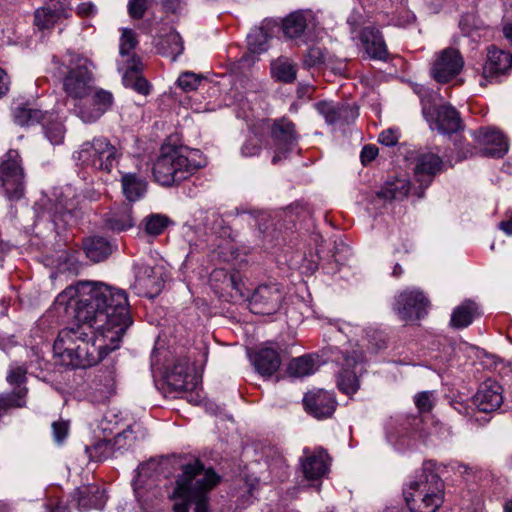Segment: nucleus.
I'll return each instance as SVG.
<instances>
[{
	"instance_id": "1",
	"label": "nucleus",
	"mask_w": 512,
	"mask_h": 512,
	"mask_svg": "<svg viewBox=\"0 0 512 512\" xmlns=\"http://www.w3.org/2000/svg\"><path fill=\"white\" fill-rule=\"evenodd\" d=\"M59 315L82 325L62 329L53 345L62 364L85 369L120 347L132 324L124 290L97 281H79L59 293L53 303Z\"/></svg>"
},
{
	"instance_id": "2",
	"label": "nucleus",
	"mask_w": 512,
	"mask_h": 512,
	"mask_svg": "<svg viewBox=\"0 0 512 512\" xmlns=\"http://www.w3.org/2000/svg\"><path fill=\"white\" fill-rule=\"evenodd\" d=\"M219 480L212 469H205L198 460L184 465L171 494L182 502L173 505V512H189V504L195 505L194 512H209L208 494Z\"/></svg>"
},
{
	"instance_id": "3",
	"label": "nucleus",
	"mask_w": 512,
	"mask_h": 512,
	"mask_svg": "<svg viewBox=\"0 0 512 512\" xmlns=\"http://www.w3.org/2000/svg\"><path fill=\"white\" fill-rule=\"evenodd\" d=\"M432 461L423 463L420 473L405 484L403 496L411 512H436L444 499V483Z\"/></svg>"
},
{
	"instance_id": "4",
	"label": "nucleus",
	"mask_w": 512,
	"mask_h": 512,
	"mask_svg": "<svg viewBox=\"0 0 512 512\" xmlns=\"http://www.w3.org/2000/svg\"><path fill=\"white\" fill-rule=\"evenodd\" d=\"M55 75L62 77L63 90L76 102L87 98L95 86L93 63L80 55L68 54L63 60L52 58Z\"/></svg>"
},
{
	"instance_id": "5",
	"label": "nucleus",
	"mask_w": 512,
	"mask_h": 512,
	"mask_svg": "<svg viewBox=\"0 0 512 512\" xmlns=\"http://www.w3.org/2000/svg\"><path fill=\"white\" fill-rule=\"evenodd\" d=\"M205 164L197 151L186 156L173 149L158 157L153 165V175L159 184L171 186L189 178Z\"/></svg>"
},
{
	"instance_id": "6",
	"label": "nucleus",
	"mask_w": 512,
	"mask_h": 512,
	"mask_svg": "<svg viewBox=\"0 0 512 512\" xmlns=\"http://www.w3.org/2000/svg\"><path fill=\"white\" fill-rule=\"evenodd\" d=\"M424 424L420 415L396 418L387 427V441L398 452L416 449L420 442L424 443L428 439L429 433L426 432Z\"/></svg>"
},
{
	"instance_id": "7",
	"label": "nucleus",
	"mask_w": 512,
	"mask_h": 512,
	"mask_svg": "<svg viewBox=\"0 0 512 512\" xmlns=\"http://www.w3.org/2000/svg\"><path fill=\"white\" fill-rule=\"evenodd\" d=\"M121 150L104 136L94 137L91 141L83 142L73 157L82 165L110 172L118 163Z\"/></svg>"
},
{
	"instance_id": "8",
	"label": "nucleus",
	"mask_w": 512,
	"mask_h": 512,
	"mask_svg": "<svg viewBox=\"0 0 512 512\" xmlns=\"http://www.w3.org/2000/svg\"><path fill=\"white\" fill-rule=\"evenodd\" d=\"M259 129L261 131L267 130L271 133L274 151L272 157L273 164H277L282 159H285L297 147L298 135L295 131V126L287 118L277 119L273 124L269 120H264L260 123Z\"/></svg>"
},
{
	"instance_id": "9",
	"label": "nucleus",
	"mask_w": 512,
	"mask_h": 512,
	"mask_svg": "<svg viewBox=\"0 0 512 512\" xmlns=\"http://www.w3.org/2000/svg\"><path fill=\"white\" fill-rule=\"evenodd\" d=\"M24 172L19 152L10 149L0 164V192L9 201H17L23 196Z\"/></svg>"
},
{
	"instance_id": "10",
	"label": "nucleus",
	"mask_w": 512,
	"mask_h": 512,
	"mask_svg": "<svg viewBox=\"0 0 512 512\" xmlns=\"http://www.w3.org/2000/svg\"><path fill=\"white\" fill-rule=\"evenodd\" d=\"M114 104L113 94L103 88L95 87L84 99L75 102L73 113L84 123L97 122Z\"/></svg>"
},
{
	"instance_id": "11",
	"label": "nucleus",
	"mask_w": 512,
	"mask_h": 512,
	"mask_svg": "<svg viewBox=\"0 0 512 512\" xmlns=\"http://www.w3.org/2000/svg\"><path fill=\"white\" fill-rule=\"evenodd\" d=\"M429 304L423 291L418 288H407L395 296L393 310L400 320L413 322L427 314Z\"/></svg>"
},
{
	"instance_id": "12",
	"label": "nucleus",
	"mask_w": 512,
	"mask_h": 512,
	"mask_svg": "<svg viewBox=\"0 0 512 512\" xmlns=\"http://www.w3.org/2000/svg\"><path fill=\"white\" fill-rule=\"evenodd\" d=\"M318 22L310 9L296 10L281 21V30L287 39L306 43L314 35Z\"/></svg>"
},
{
	"instance_id": "13",
	"label": "nucleus",
	"mask_w": 512,
	"mask_h": 512,
	"mask_svg": "<svg viewBox=\"0 0 512 512\" xmlns=\"http://www.w3.org/2000/svg\"><path fill=\"white\" fill-rule=\"evenodd\" d=\"M284 299V293L277 284L258 286L249 299L251 312L260 315H271L278 311Z\"/></svg>"
},
{
	"instance_id": "14",
	"label": "nucleus",
	"mask_w": 512,
	"mask_h": 512,
	"mask_svg": "<svg viewBox=\"0 0 512 512\" xmlns=\"http://www.w3.org/2000/svg\"><path fill=\"white\" fill-rule=\"evenodd\" d=\"M464 66V59L454 48H446L436 55L431 67V76L438 83H447L455 78Z\"/></svg>"
},
{
	"instance_id": "15",
	"label": "nucleus",
	"mask_w": 512,
	"mask_h": 512,
	"mask_svg": "<svg viewBox=\"0 0 512 512\" xmlns=\"http://www.w3.org/2000/svg\"><path fill=\"white\" fill-rule=\"evenodd\" d=\"M442 165V159L431 152L420 154L416 158L414 175L416 182L419 183V189L415 192L418 198L424 196V190L431 185L434 177L441 172Z\"/></svg>"
},
{
	"instance_id": "16",
	"label": "nucleus",
	"mask_w": 512,
	"mask_h": 512,
	"mask_svg": "<svg viewBox=\"0 0 512 512\" xmlns=\"http://www.w3.org/2000/svg\"><path fill=\"white\" fill-rule=\"evenodd\" d=\"M164 280L160 268L140 265L135 274L133 288L140 296L156 297L162 290Z\"/></svg>"
},
{
	"instance_id": "17",
	"label": "nucleus",
	"mask_w": 512,
	"mask_h": 512,
	"mask_svg": "<svg viewBox=\"0 0 512 512\" xmlns=\"http://www.w3.org/2000/svg\"><path fill=\"white\" fill-rule=\"evenodd\" d=\"M473 135L477 142L484 146L482 154L486 157L502 158L508 152V140L494 127L480 128Z\"/></svg>"
},
{
	"instance_id": "18",
	"label": "nucleus",
	"mask_w": 512,
	"mask_h": 512,
	"mask_svg": "<svg viewBox=\"0 0 512 512\" xmlns=\"http://www.w3.org/2000/svg\"><path fill=\"white\" fill-rule=\"evenodd\" d=\"M473 402L479 411L491 413L496 411L503 403V388L495 380L484 381L473 397Z\"/></svg>"
},
{
	"instance_id": "19",
	"label": "nucleus",
	"mask_w": 512,
	"mask_h": 512,
	"mask_svg": "<svg viewBox=\"0 0 512 512\" xmlns=\"http://www.w3.org/2000/svg\"><path fill=\"white\" fill-rule=\"evenodd\" d=\"M315 108L330 125L349 124L359 115L357 107L345 103L320 101L316 103Z\"/></svg>"
},
{
	"instance_id": "20",
	"label": "nucleus",
	"mask_w": 512,
	"mask_h": 512,
	"mask_svg": "<svg viewBox=\"0 0 512 512\" xmlns=\"http://www.w3.org/2000/svg\"><path fill=\"white\" fill-rule=\"evenodd\" d=\"M279 30V23L275 19H265L260 26L251 29L247 35V45L252 53L261 54L268 50L269 41Z\"/></svg>"
},
{
	"instance_id": "21",
	"label": "nucleus",
	"mask_w": 512,
	"mask_h": 512,
	"mask_svg": "<svg viewBox=\"0 0 512 512\" xmlns=\"http://www.w3.org/2000/svg\"><path fill=\"white\" fill-rule=\"evenodd\" d=\"M69 16V7L66 0H48L44 6L35 12V25L41 29H50L63 17Z\"/></svg>"
},
{
	"instance_id": "22",
	"label": "nucleus",
	"mask_w": 512,
	"mask_h": 512,
	"mask_svg": "<svg viewBox=\"0 0 512 512\" xmlns=\"http://www.w3.org/2000/svg\"><path fill=\"white\" fill-rule=\"evenodd\" d=\"M303 401L306 411L316 419L332 416L336 408L333 394L325 390L307 394Z\"/></svg>"
},
{
	"instance_id": "23",
	"label": "nucleus",
	"mask_w": 512,
	"mask_h": 512,
	"mask_svg": "<svg viewBox=\"0 0 512 512\" xmlns=\"http://www.w3.org/2000/svg\"><path fill=\"white\" fill-rule=\"evenodd\" d=\"M304 457L301 459L303 474L307 480L318 481L328 471V455L323 449L310 452L308 448L304 449Z\"/></svg>"
},
{
	"instance_id": "24",
	"label": "nucleus",
	"mask_w": 512,
	"mask_h": 512,
	"mask_svg": "<svg viewBox=\"0 0 512 512\" xmlns=\"http://www.w3.org/2000/svg\"><path fill=\"white\" fill-rule=\"evenodd\" d=\"M131 66H120L119 72L122 73V82L125 87L131 88L141 95H148L150 84L142 76L143 64L141 59H131Z\"/></svg>"
},
{
	"instance_id": "25",
	"label": "nucleus",
	"mask_w": 512,
	"mask_h": 512,
	"mask_svg": "<svg viewBox=\"0 0 512 512\" xmlns=\"http://www.w3.org/2000/svg\"><path fill=\"white\" fill-rule=\"evenodd\" d=\"M116 376V369L113 364L100 371L94 380L93 401L104 403L115 394Z\"/></svg>"
},
{
	"instance_id": "26",
	"label": "nucleus",
	"mask_w": 512,
	"mask_h": 512,
	"mask_svg": "<svg viewBox=\"0 0 512 512\" xmlns=\"http://www.w3.org/2000/svg\"><path fill=\"white\" fill-rule=\"evenodd\" d=\"M115 246L107 238L99 235L85 237L82 241V249L86 257L99 263L106 260L113 252Z\"/></svg>"
},
{
	"instance_id": "27",
	"label": "nucleus",
	"mask_w": 512,
	"mask_h": 512,
	"mask_svg": "<svg viewBox=\"0 0 512 512\" xmlns=\"http://www.w3.org/2000/svg\"><path fill=\"white\" fill-rule=\"evenodd\" d=\"M512 67V55L496 47L488 49L487 61L483 67V78H493L506 73Z\"/></svg>"
},
{
	"instance_id": "28",
	"label": "nucleus",
	"mask_w": 512,
	"mask_h": 512,
	"mask_svg": "<svg viewBox=\"0 0 512 512\" xmlns=\"http://www.w3.org/2000/svg\"><path fill=\"white\" fill-rule=\"evenodd\" d=\"M189 370V359L179 360L166 376L168 385L176 391H187L194 388L197 384V378L192 376Z\"/></svg>"
},
{
	"instance_id": "29",
	"label": "nucleus",
	"mask_w": 512,
	"mask_h": 512,
	"mask_svg": "<svg viewBox=\"0 0 512 512\" xmlns=\"http://www.w3.org/2000/svg\"><path fill=\"white\" fill-rule=\"evenodd\" d=\"M360 39L367 54L378 60H385L388 55L385 41L380 32L374 27H364L360 34Z\"/></svg>"
},
{
	"instance_id": "30",
	"label": "nucleus",
	"mask_w": 512,
	"mask_h": 512,
	"mask_svg": "<svg viewBox=\"0 0 512 512\" xmlns=\"http://www.w3.org/2000/svg\"><path fill=\"white\" fill-rule=\"evenodd\" d=\"M121 187L126 200L136 202L145 196L148 183L146 178L138 173L125 172L121 176Z\"/></svg>"
},
{
	"instance_id": "31",
	"label": "nucleus",
	"mask_w": 512,
	"mask_h": 512,
	"mask_svg": "<svg viewBox=\"0 0 512 512\" xmlns=\"http://www.w3.org/2000/svg\"><path fill=\"white\" fill-rule=\"evenodd\" d=\"M37 216L54 223L56 227L65 225L72 218L71 212L62 204H52L48 199H41L35 204Z\"/></svg>"
},
{
	"instance_id": "32",
	"label": "nucleus",
	"mask_w": 512,
	"mask_h": 512,
	"mask_svg": "<svg viewBox=\"0 0 512 512\" xmlns=\"http://www.w3.org/2000/svg\"><path fill=\"white\" fill-rule=\"evenodd\" d=\"M134 225L132 207L128 204H123L121 207L110 211L104 219L105 228L116 233L131 229Z\"/></svg>"
},
{
	"instance_id": "33",
	"label": "nucleus",
	"mask_w": 512,
	"mask_h": 512,
	"mask_svg": "<svg viewBox=\"0 0 512 512\" xmlns=\"http://www.w3.org/2000/svg\"><path fill=\"white\" fill-rule=\"evenodd\" d=\"M155 468H156V463L153 461L141 464L138 467V479L134 483V485H135L134 492H135L136 498L145 511H149L150 509H152L155 506L154 498L156 499L158 497L159 493H158V490L149 491V490L145 489L144 487H142V485H140L141 478L150 476L151 471L155 470Z\"/></svg>"
},
{
	"instance_id": "34",
	"label": "nucleus",
	"mask_w": 512,
	"mask_h": 512,
	"mask_svg": "<svg viewBox=\"0 0 512 512\" xmlns=\"http://www.w3.org/2000/svg\"><path fill=\"white\" fill-rule=\"evenodd\" d=\"M253 364L260 375L270 377L279 369L281 359L277 350L265 347L256 352Z\"/></svg>"
},
{
	"instance_id": "35",
	"label": "nucleus",
	"mask_w": 512,
	"mask_h": 512,
	"mask_svg": "<svg viewBox=\"0 0 512 512\" xmlns=\"http://www.w3.org/2000/svg\"><path fill=\"white\" fill-rule=\"evenodd\" d=\"M436 115V126L441 133H456L462 128L460 115L450 104L440 105L436 109Z\"/></svg>"
},
{
	"instance_id": "36",
	"label": "nucleus",
	"mask_w": 512,
	"mask_h": 512,
	"mask_svg": "<svg viewBox=\"0 0 512 512\" xmlns=\"http://www.w3.org/2000/svg\"><path fill=\"white\" fill-rule=\"evenodd\" d=\"M74 495L81 509L101 510L107 501L105 492L95 485L82 486L75 491Z\"/></svg>"
},
{
	"instance_id": "37",
	"label": "nucleus",
	"mask_w": 512,
	"mask_h": 512,
	"mask_svg": "<svg viewBox=\"0 0 512 512\" xmlns=\"http://www.w3.org/2000/svg\"><path fill=\"white\" fill-rule=\"evenodd\" d=\"M479 315L480 311L477 303L472 300H466L454 308L451 314L450 324L456 329L466 328Z\"/></svg>"
},
{
	"instance_id": "38",
	"label": "nucleus",
	"mask_w": 512,
	"mask_h": 512,
	"mask_svg": "<svg viewBox=\"0 0 512 512\" xmlns=\"http://www.w3.org/2000/svg\"><path fill=\"white\" fill-rule=\"evenodd\" d=\"M157 51L172 61H175L184 50L182 37L175 30H170L164 35L159 36L156 43Z\"/></svg>"
},
{
	"instance_id": "39",
	"label": "nucleus",
	"mask_w": 512,
	"mask_h": 512,
	"mask_svg": "<svg viewBox=\"0 0 512 512\" xmlns=\"http://www.w3.org/2000/svg\"><path fill=\"white\" fill-rule=\"evenodd\" d=\"M410 182L405 178L388 180L384 186L376 192V196L384 201L404 199L410 191Z\"/></svg>"
},
{
	"instance_id": "40",
	"label": "nucleus",
	"mask_w": 512,
	"mask_h": 512,
	"mask_svg": "<svg viewBox=\"0 0 512 512\" xmlns=\"http://www.w3.org/2000/svg\"><path fill=\"white\" fill-rule=\"evenodd\" d=\"M137 44L138 41L135 32L131 29L123 28L119 43L120 60L118 61V69L120 66H131V59H140L135 53H133Z\"/></svg>"
},
{
	"instance_id": "41",
	"label": "nucleus",
	"mask_w": 512,
	"mask_h": 512,
	"mask_svg": "<svg viewBox=\"0 0 512 512\" xmlns=\"http://www.w3.org/2000/svg\"><path fill=\"white\" fill-rule=\"evenodd\" d=\"M197 220L206 233L218 234L220 237L230 235V228L224 224L222 217L214 210L201 211Z\"/></svg>"
},
{
	"instance_id": "42",
	"label": "nucleus",
	"mask_w": 512,
	"mask_h": 512,
	"mask_svg": "<svg viewBox=\"0 0 512 512\" xmlns=\"http://www.w3.org/2000/svg\"><path fill=\"white\" fill-rule=\"evenodd\" d=\"M271 74L277 81L292 83L296 79V65L291 59L281 56L271 62Z\"/></svg>"
},
{
	"instance_id": "43",
	"label": "nucleus",
	"mask_w": 512,
	"mask_h": 512,
	"mask_svg": "<svg viewBox=\"0 0 512 512\" xmlns=\"http://www.w3.org/2000/svg\"><path fill=\"white\" fill-rule=\"evenodd\" d=\"M318 369L316 359L311 355H304L293 359L288 365V372L294 377H305L315 373Z\"/></svg>"
},
{
	"instance_id": "44",
	"label": "nucleus",
	"mask_w": 512,
	"mask_h": 512,
	"mask_svg": "<svg viewBox=\"0 0 512 512\" xmlns=\"http://www.w3.org/2000/svg\"><path fill=\"white\" fill-rule=\"evenodd\" d=\"M13 117L16 124L20 126H31L44 121L47 117V113L28 106H18L13 111Z\"/></svg>"
},
{
	"instance_id": "45",
	"label": "nucleus",
	"mask_w": 512,
	"mask_h": 512,
	"mask_svg": "<svg viewBox=\"0 0 512 512\" xmlns=\"http://www.w3.org/2000/svg\"><path fill=\"white\" fill-rule=\"evenodd\" d=\"M85 452L90 460L97 462L117 456L112 441L106 439L99 440L91 446H86Z\"/></svg>"
},
{
	"instance_id": "46",
	"label": "nucleus",
	"mask_w": 512,
	"mask_h": 512,
	"mask_svg": "<svg viewBox=\"0 0 512 512\" xmlns=\"http://www.w3.org/2000/svg\"><path fill=\"white\" fill-rule=\"evenodd\" d=\"M169 223L170 219L163 214H150L142 221L144 231L152 236L162 234Z\"/></svg>"
},
{
	"instance_id": "47",
	"label": "nucleus",
	"mask_w": 512,
	"mask_h": 512,
	"mask_svg": "<svg viewBox=\"0 0 512 512\" xmlns=\"http://www.w3.org/2000/svg\"><path fill=\"white\" fill-rule=\"evenodd\" d=\"M46 123L43 124V129L47 139L53 145L62 143L65 135V128L62 122L53 120V115L47 113Z\"/></svg>"
},
{
	"instance_id": "48",
	"label": "nucleus",
	"mask_w": 512,
	"mask_h": 512,
	"mask_svg": "<svg viewBox=\"0 0 512 512\" xmlns=\"http://www.w3.org/2000/svg\"><path fill=\"white\" fill-rule=\"evenodd\" d=\"M259 126L252 131L242 144L240 152L243 157L258 156L262 150V139L260 136Z\"/></svg>"
},
{
	"instance_id": "49",
	"label": "nucleus",
	"mask_w": 512,
	"mask_h": 512,
	"mask_svg": "<svg viewBox=\"0 0 512 512\" xmlns=\"http://www.w3.org/2000/svg\"><path fill=\"white\" fill-rule=\"evenodd\" d=\"M337 386L340 391L347 395L357 392L359 389V380L356 372L344 369L338 376Z\"/></svg>"
},
{
	"instance_id": "50",
	"label": "nucleus",
	"mask_w": 512,
	"mask_h": 512,
	"mask_svg": "<svg viewBox=\"0 0 512 512\" xmlns=\"http://www.w3.org/2000/svg\"><path fill=\"white\" fill-rule=\"evenodd\" d=\"M27 390L20 388L17 392V397L12 398V395L2 394L0 395V418L10 408H20L26 404Z\"/></svg>"
},
{
	"instance_id": "51",
	"label": "nucleus",
	"mask_w": 512,
	"mask_h": 512,
	"mask_svg": "<svg viewBox=\"0 0 512 512\" xmlns=\"http://www.w3.org/2000/svg\"><path fill=\"white\" fill-rule=\"evenodd\" d=\"M133 434L134 432L131 426H128L125 430L116 434L113 440H111L116 454H122L125 450L133 446L135 440Z\"/></svg>"
},
{
	"instance_id": "52",
	"label": "nucleus",
	"mask_w": 512,
	"mask_h": 512,
	"mask_svg": "<svg viewBox=\"0 0 512 512\" xmlns=\"http://www.w3.org/2000/svg\"><path fill=\"white\" fill-rule=\"evenodd\" d=\"M325 51L318 46L310 47L303 56V66L305 68L320 67L325 63Z\"/></svg>"
},
{
	"instance_id": "53",
	"label": "nucleus",
	"mask_w": 512,
	"mask_h": 512,
	"mask_svg": "<svg viewBox=\"0 0 512 512\" xmlns=\"http://www.w3.org/2000/svg\"><path fill=\"white\" fill-rule=\"evenodd\" d=\"M7 381L11 385H16L14 391L7 395H12V398H16L17 392L20 388L27 390L25 386H22L26 381V370L21 366L11 368L7 374Z\"/></svg>"
},
{
	"instance_id": "54",
	"label": "nucleus",
	"mask_w": 512,
	"mask_h": 512,
	"mask_svg": "<svg viewBox=\"0 0 512 512\" xmlns=\"http://www.w3.org/2000/svg\"><path fill=\"white\" fill-rule=\"evenodd\" d=\"M287 463L283 456L277 454L268 461V468L272 475V478L275 480L282 481L287 473Z\"/></svg>"
},
{
	"instance_id": "55",
	"label": "nucleus",
	"mask_w": 512,
	"mask_h": 512,
	"mask_svg": "<svg viewBox=\"0 0 512 512\" xmlns=\"http://www.w3.org/2000/svg\"><path fill=\"white\" fill-rule=\"evenodd\" d=\"M152 2L153 0H129L127 8L130 17L133 19H141Z\"/></svg>"
},
{
	"instance_id": "56",
	"label": "nucleus",
	"mask_w": 512,
	"mask_h": 512,
	"mask_svg": "<svg viewBox=\"0 0 512 512\" xmlns=\"http://www.w3.org/2000/svg\"><path fill=\"white\" fill-rule=\"evenodd\" d=\"M200 78L192 72L182 73L178 80V86L185 92L196 90L200 84Z\"/></svg>"
},
{
	"instance_id": "57",
	"label": "nucleus",
	"mask_w": 512,
	"mask_h": 512,
	"mask_svg": "<svg viewBox=\"0 0 512 512\" xmlns=\"http://www.w3.org/2000/svg\"><path fill=\"white\" fill-rule=\"evenodd\" d=\"M121 419L112 411L105 413L103 418L99 423V428L103 431V433H113L116 426L118 425Z\"/></svg>"
},
{
	"instance_id": "58",
	"label": "nucleus",
	"mask_w": 512,
	"mask_h": 512,
	"mask_svg": "<svg viewBox=\"0 0 512 512\" xmlns=\"http://www.w3.org/2000/svg\"><path fill=\"white\" fill-rule=\"evenodd\" d=\"M414 402L421 412H428L433 407V393L423 391L415 395Z\"/></svg>"
},
{
	"instance_id": "59",
	"label": "nucleus",
	"mask_w": 512,
	"mask_h": 512,
	"mask_svg": "<svg viewBox=\"0 0 512 512\" xmlns=\"http://www.w3.org/2000/svg\"><path fill=\"white\" fill-rule=\"evenodd\" d=\"M400 133L398 129L389 128L379 134L378 141L385 146H395L399 141Z\"/></svg>"
},
{
	"instance_id": "60",
	"label": "nucleus",
	"mask_w": 512,
	"mask_h": 512,
	"mask_svg": "<svg viewBox=\"0 0 512 512\" xmlns=\"http://www.w3.org/2000/svg\"><path fill=\"white\" fill-rule=\"evenodd\" d=\"M69 425L65 421H57L52 424V431L54 440L57 443H62L68 435Z\"/></svg>"
},
{
	"instance_id": "61",
	"label": "nucleus",
	"mask_w": 512,
	"mask_h": 512,
	"mask_svg": "<svg viewBox=\"0 0 512 512\" xmlns=\"http://www.w3.org/2000/svg\"><path fill=\"white\" fill-rule=\"evenodd\" d=\"M475 23V17L473 15H465L459 21V27L465 36H471L474 38V34L480 36L477 33V28H472L471 25Z\"/></svg>"
},
{
	"instance_id": "62",
	"label": "nucleus",
	"mask_w": 512,
	"mask_h": 512,
	"mask_svg": "<svg viewBox=\"0 0 512 512\" xmlns=\"http://www.w3.org/2000/svg\"><path fill=\"white\" fill-rule=\"evenodd\" d=\"M378 155V148L375 145H366L362 148L360 158L363 165L372 162Z\"/></svg>"
},
{
	"instance_id": "63",
	"label": "nucleus",
	"mask_w": 512,
	"mask_h": 512,
	"mask_svg": "<svg viewBox=\"0 0 512 512\" xmlns=\"http://www.w3.org/2000/svg\"><path fill=\"white\" fill-rule=\"evenodd\" d=\"M416 17L413 12L408 10H403L398 13L396 18L394 19L395 25L399 27H405L412 24L415 21Z\"/></svg>"
},
{
	"instance_id": "64",
	"label": "nucleus",
	"mask_w": 512,
	"mask_h": 512,
	"mask_svg": "<svg viewBox=\"0 0 512 512\" xmlns=\"http://www.w3.org/2000/svg\"><path fill=\"white\" fill-rule=\"evenodd\" d=\"M352 31L357 30L364 23V16L360 9H353L347 18Z\"/></svg>"
}]
</instances>
